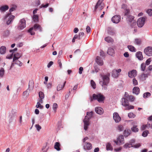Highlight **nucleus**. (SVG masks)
<instances>
[{
    "label": "nucleus",
    "mask_w": 152,
    "mask_h": 152,
    "mask_svg": "<svg viewBox=\"0 0 152 152\" xmlns=\"http://www.w3.org/2000/svg\"><path fill=\"white\" fill-rule=\"evenodd\" d=\"M112 75L114 77H118V75L117 71L116 70L114 69L112 72Z\"/></svg>",
    "instance_id": "obj_33"
},
{
    "label": "nucleus",
    "mask_w": 152,
    "mask_h": 152,
    "mask_svg": "<svg viewBox=\"0 0 152 152\" xmlns=\"http://www.w3.org/2000/svg\"><path fill=\"white\" fill-rule=\"evenodd\" d=\"M146 19V17H140L137 20V24L139 27H142L144 25Z\"/></svg>",
    "instance_id": "obj_6"
},
{
    "label": "nucleus",
    "mask_w": 152,
    "mask_h": 152,
    "mask_svg": "<svg viewBox=\"0 0 152 152\" xmlns=\"http://www.w3.org/2000/svg\"><path fill=\"white\" fill-rule=\"evenodd\" d=\"M58 107V104L56 103H54L53 105V109L55 112H56V110Z\"/></svg>",
    "instance_id": "obj_41"
},
{
    "label": "nucleus",
    "mask_w": 152,
    "mask_h": 152,
    "mask_svg": "<svg viewBox=\"0 0 152 152\" xmlns=\"http://www.w3.org/2000/svg\"><path fill=\"white\" fill-rule=\"evenodd\" d=\"M35 127L36 128L37 130L38 131H39L41 129V126L38 124H36L35 125Z\"/></svg>",
    "instance_id": "obj_53"
},
{
    "label": "nucleus",
    "mask_w": 152,
    "mask_h": 152,
    "mask_svg": "<svg viewBox=\"0 0 152 152\" xmlns=\"http://www.w3.org/2000/svg\"><path fill=\"white\" fill-rule=\"evenodd\" d=\"M146 64L144 63H142L141 65V70L142 71H144L145 69Z\"/></svg>",
    "instance_id": "obj_36"
},
{
    "label": "nucleus",
    "mask_w": 152,
    "mask_h": 152,
    "mask_svg": "<svg viewBox=\"0 0 152 152\" xmlns=\"http://www.w3.org/2000/svg\"><path fill=\"white\" fill-rule=\"evenodd\" d=\"M133 93L138 95L140 92V89L137 87H134L133 89Z\"/></svg>",
    "instance_id": "obj_22"
},
{
    "label": "nucleus",
    "mask_w": 152,
    "mask_h": 152,
    "mask_svg": "<svg viewBox=\"0 0 152 152\" xmlns=\"http://www.w3.org/2000/svg\"><path fill=\"white\" fill-rule=\"evenodd\" d=\"M33 29V28L32 27L30 28L28 30V32L29 33H30L32 35H34L35 34V32L32 31V30Z\"/></svg>",
    "instance_id": "obj_49"
},
{
    "label": "nucleus",
    "mask_w": 152,
    "mask_h": 152,
    "mask_svg": "<svg viewBox=\"0 0 152 152\" xmlns=\"http://www.w3.org/2000/svg\"><path fill=\"white\" fill-rule=\"evenodd\" d=\"M130 13V10L128 9H126V10H125L124 11V15H129V14Z\"/></svg>",
    "instance_id": "obj_46"
},
{
    "label": "nucleus",
    "mask_w": 152,
    "mask_h": 152,
    "mask_svg": "<svg viewBox=\"0 0 152 152\" xmlns=\"http://www.w3.org/2000/svg\"><path fill=\"white\" fill-rule=\"evenodd\" d=\"M135 142V140L134 139H132L129 141V143L130 144L132 147H133L134 145H133V144H134Z\"/></svg>",
    "instance_id": "obj_54"
},
{
    "label": "nucleus",
    "mask_w": 152,
    "mask_h": 152,
    "mask_svg": "<svg viewBox=\"0 0 152 152\" xmlns=\"http://www.w3.org/2000/svg\"><path fill=\"white\" fill-rule=\"evenodd\" d=\"M127 47L129 50L131 52H135L136 51V48L132 45H128Z\"/></svg>",
    "instance_id": "obj_30"
},
{
    "label": "nucleus",
    "mask_w": 152,
    "mask_h": 152,
    "mask_svg": "<svg viewBox=\"0 0 152 152\" xmlns=\"http://www.w3.org/2000/svg\"><path fill=\"white\" fill-rule=\"evenodd\" d=\"M114 142L118 145H120L123 144L124 143V136L122 135H119L117 141L114 140Z\"/></svg>",
    "instance_id": "obj_7"
},
{
    "label": "nucleus",
    "mask_w": 152,
    "mask_h": 152,
    "mask_svg": "<svg viewBox=\"0 0 152 152\" xmlns=\"http://www.w3.org/2000/svg\"><path fill=\"white\" fill-rule=\"evenodd\" d=\"M146 72H147V73L145 74L143 73L141 75V76L142 77L145 78L148 77L149 75H150V74L151 73L150 72H149L147 70H146Z\"/></svg>",
    "instance_id": "obj_32"
},
{
    "label": "nucleus",
    "mask_w": 152,
    "mask_h": 152,
    "mask_svg": "<svg viewBox=\"0 0 152 152\" xmlns=\"http://www.w3.org/2000/svg\"><path fill=\"white\" fill-rule=\"evenodd\" d=\"M33 28V29H34L35 31L39 29L40 32H41L42 31V27L39 25L38 24H35Z\"/></svg>",
    "instance_id": "obj_20"
},
{
    "label": "nucleus",
    "mask_w": 152,
    "mask_h": 152,
    "mask_svg": "<svg viewBox=\"0 0 152 152\" xmlns=\"http://www.w3.org/2000/svg\"><path fill=\"white\" fill-rule=\"evenodd\" d=\"M141 146V144L140 143H139L135 145H133V147L134 148H138L140 147Z\"/></svg>",
    "instance_id": "obj_56"
},
{
    "label": "nucleus",
    "mask_w": 152,
    "mask_h": 152,
    "mask_svg": "<svg viewBox=\"0 0 152 152\" xmlns=\"http://www.w3.org/2000/svg\"><path fill=\"white\" fill-rule=\"evenodd\" d=\"M96 113L99 115H101L103 113V109L100 107H97L95 108Z\"/></svg>",
    "instance_id": "obj_18"
},
{
    "label": "nucleus",
    "mask_w": 152,
    "mask_h": 152,
    "mask_svg": "<svg viewBox=\"0 0 152 152\" xmlns=\"http://www.w3.org/2000/svg\"><path fill=\"white\" fill-rule=\"evenodd\" d=\"M84 144L85 145H83V148L85 150H90L92 148V146L90 143L86 142Z\"/></svg>",
    "instance_id": "obj_15"
},
{
    "label": "nucleus",
    "mask_w": 152,
    "mask_h": 152,
    "mask_svg": "<svg viewBox=\"0 0 152 152\" xmlns=\"http://www.w3.org/2000/svg\"><path fill=\"white\" fill-rule=\"evenodd\" d=\"M145 53L148 56H152V47H148L144 50Z\"/></svg>",
    "instance_id": "obj_8"
},
{
    "label": "nucleus",
    "mask_w": 152,
    "mask_h": 152,
    "mask_svg": "<svg viewBox=\"0 0 152 152\" xmlns=\"http://www.w3.org/2000/svg\"><path fill=\"white\" fill-rule=\"evenodd\" d=\"M36 107L37 108L40 107V108H42L43 107L40 104L39 102H38L37 103V104Z\"/></svg>",
    "instance_id": "obj_58"
},
{
    "label": "nucleus",
    "mask_w": 152,
    "mask_h": 152,
    "mask_svg": "<svg viewBox=\"0 0 152 152\" xmlns=\"http://www.w3.org/2000/svg\"><path fill=\"white\" fill-rule=\"evenodd\" d=\"M136 57L140 60H141L143 59V56L142 53L141 52L139 51L137 52L136 54Z\"/></svg>",
    "instance_id": "obj_19"
},
{
    "label": "nucleus",
    "mask_w": 152,
    "mask_h": 152,
    "mask_svg": "<svg viewBox=\"0 0 152 152\" xmlns=\"http://www.w3.org/2000/svg\"><path fill=\"white\" fill-rule=\"evenodd\" d=\"M107 31L109 35H113L115 34V30L114 29L111 27H108L107 28Z\"/></svg>",
    "instance_id": "obj_14"
},
{
    "label": "nucleus",
    "mask_w": 152,
    "mask_h": 152,
    "mask_svg": "<svg viewBox=\"0 0 152 152\" xmlns=\"http://www.w3.org/2000/svg\"><path fill=\"white\" fill-rule=\"evenodd\" d=\"M122 104L125 107L128 106L129 104L128 101L125 98H123L121 99Z\"/></svg>",
    "instance_id": "obj_17"
},
{
    "label": "nucleus",
    "mask_w": 152,
    "mask_h": 152,
    "mask_svg": "<svg viewBox=\"0 0 152 152\" xmlns=\"http://www.w3.org/2000/svg\"><path fill=\"white\" fill-rule=\"evenodd\" d=\"M26 22L25 20L23 18L20 20L18 28L20 29H23L26 26Z\"/></svg>",
    "instance_id": "obj_10"
},
{
    "label": "nucleus",
    "mask_w": 152,
    "mask_h": 152,
    "mask_svg": "<svg viewBox=\"0 0 152 152\" xmlns=\"http://www.w3.org/2000/svg\"><path fill=\"white\" fill-rule=\"evenodd\" d=\"M4 74V70L3 68H2L0 70V76L2 77Z\"/></svg>",
    "instance_id": "obj_44"
},
{
    "label": "nucleus",
    "mask_w": 152,
    "mask_h": 152,
    "mask_svg": "<svg viewBox=\"0 0 152 152\" xmlns=\"http://www.w3.org/2000/svg\"><path fill=\"white\" fill-rule=\"evenodd\" d=\"M129 99L132 102L134 100L135 98L134 96L130 95L129 96Z\"/></svg>",
    "instance_id": "obj_61"
},
{
    "label": "nucleus",
    "mask_w": 152,
    "mask_h": 152,
    "mask_svg": "<svg viewBox=\"0 0 152 152\" xmlns=\"http://www.w3.org/2000/svg\"><path fill=\"white\" fill-rule=\"evenodd\" d=\"M124 147L125 148H129L131 147V145L130 143H126L124 146Z\"/></svg>",
    "instance_id": "obj_50"
},
{
    "label": "nucleus",
    "mask_w": 152,
    "mask_h": 152,
    "mask_svg": "<svg viewBox=\"0 0 152 152\" xmlns=\"http://www.w3.org/2000/svg\"><path fill=\"white\" fill-rule=\"evenodd\" d=\"M93 112L92 111L87 112L86 115L83 120L84 123V128L85 130H86L88 128V126L89 125V120L92 118Z\"/></svg>",
    "instance_id": "obj_2"
},
{
    "label": "nucleus",
    "mask_w": 152,
    "mask_h": 152,
    "mask_svg": "<svg viewBox=\"0 0 152 152\" xmlns=\"http://www.w3.org/2000/svg\"><path fill=\"white\" fill-rule=\"evenodd\" d=\"M60 145L59 142H56L54 145V148L58 151H59L61 149L60 148Z\"/></svg>",
    "instance_id": "obj_29"
},
{
    "label": "nucleus",
    "mask_w": 152,
    "mask_h": 152,
    "mask_svg": "<svg viewBox=\"0 0 152 152\" xmlns=\"http://www.w3.org/2000/svg\"><path fill=\"white\" fill-rule=\"evenodd\" d=\"M84 33L83 32H80L78 36V39H82V37L84 36Z\"/></svg>",
    "instance_id": "obj_48"
},
{
    "label": "nucleus",
    "mask_w": 152,
    "mask_h": 152,
    "mask_svg": "<svg viewBox=\"0 0 152 152\" xmlns=\"http://www.w3.org/2000/svg\"><path fill=\"white\" fill-rule=\"evenodd\" d=\"M141 40L140 39H136L135 40V43L136 44L140 45L141 43Z\"/></svg>",
    "instance_id": "obj_43"
},
{
    "label": "nucleus",
    "mask_w": 152,
    "mask_h": 152,
    "mask_svg": "<svg viewBox=\"0 0 152 152\" xmlns=\"http://www.w3.org/2000/svg\"><path fill=\"white\" fill-rule=\"evenodd\" d=\"M113 119L116 123H118L121 120V118L119 116L118 113L115 112L113 114Z\"/></svg>",
    "instance_id": "obj_13"
},
{
    "label": "nucleus",
    "mask_w": 152,
    "mask_h": 152,
    "mask_svg": "<svg viewBox=\"0 0 152 152\" xmlns=\"http://www.w3.org/2000/svg\"><path fill=\"white\" fill-rule=\"evenodd\" d=\"M39 96L40 98L43 99L44 97V93L42 91H40L39 93Z\"/></svg>",
    "instance_id": "obj_45"
},
{
    "label": "nucleus",
    "mask_w": 152,
    "mask_h": 152,
    "mask_svg": "<svg viewBox=\"0 0 152 152\" xmlns=\"http://www.w3.org/2000/svg\"><path fill=\"white\" fill-rule=\"evenodd\" d=\"M15 16L13 15H10L9 13L7 14L4 17V19L6 21V23L9 25L10 24L14 19Z\"/></svg>",
    "instance_id": "obj_4"
},
{
    "label": "nucleus",
    "mask_w": 152,
    "mask_h": 152,
    "mask_svg": "<svg viewBox=\"0 0 152 152\" xmlns=\"http://www.w3.org/2000/svg\"><path fill=\"white\" fill-rule=\"evenodd\" d=\"M106 150L107 151H112L113 150V148L112 147L111 144L109 142L107 143L106 145Z\"/></svg>",
    "instance_id": "obj_25"
},
{
    "label": "nucleus",
    "mask_w": 152,
    "mask_h": 152,
    "mask_svg": "<svg viewBox=\"0 0 152 152\" xmlns=\"http://www.w3.org/2000/svg\"><path fill=\"white\" fill-rule=\"evenodd\" d=\"M149 133V132L148 130L144 131L142 134V136L144 137H146Z\"/></svg>",
    "instance_id": "obj_42"
},
{
    "label": "nucleus",
    "mask_w": 152,
    "mask_h": 152,
    "mask_svg": "<svg viewBox=\"0 0 152 152\" xmlns=\"http://www.w3.org/2000/svg\"><path fill=\"white\" fill-rule=\"evenodd\" d=\"M58 63L59 64L60 68L62 67V64L60 59H58Z\"/></svg>",
    "instance_id": "obj_62"
},
{
    "label": "nucleus",
    "mask_w": 152,
    "mask_h": 152,
    "mask_svg": "<svg viewBox=\"0 0 152 152\" xmlns=\"http://www.w3.org/2000/svg\"><path fill=\"white\" fill-rule=\"evenodd\" d=\"M128 116L130 118H134L135 117V115L133 113H130L128 114Z\"/></svg>",
    "instance_id": "obj_47"
},
{
    "label": "nucleus",
    "mask_w": 152,
    "mask_h": 152,
    "mask_svg": "<svg viewBox=\"0 0 152 152\" xmlns=\"http://www.w3.org/2000/svg\"><path fill=\"white\" fill-rule=\"evenodd\" d=\"M22 54L21 53H15L13 58V61H15V59H18L22 56Z\"/></svg>",
    "instance_id": "obj_21"
},
{
    "label": "nucleus",
    "mask_w": 152,
    "mask_h": 152,
    "mask_svg": "<svg viewBox=\"0 0 152 152\" xmlns=\"http://www.w3.org/2000/svg\"><path fill=\"white\" fill-rule=\"evenodd\" d=\"M134 86H136L137 85L138 82L137 80L135 78H134L132 80Z\"/></svg>",
    "instance_id": "obj_52"
},
{
    "label": "nucleus",
    "mask_w": 152,
    "mask_h": 152,
    "mask_svg": "<svg viewBox=\"0 0 152 152\" xmlns=\"http://www.w3.org/2000/svg\"><path fill=\"white\" fill-rule=\"evenodd\" d=\"M137 75V72L135 70H132L128 73V76L131 78H134Z\"/></svg>",
    "instance_id": "obj_12"
},
{
    "label": "nucleus",
    "mask_w": 152,
    "mask_h": 152,
    "mask_svg": "<svg viewBox=\"0 0 152 152\" xmlns=\"http://www.w3.org/2000/svg\"><path fill=\"white\" fill-rule=\"evenodd\" d=\"M13 62L15 64L18 65L19 66H21L22 65V63L20 61L18 60V59H15V61H13Z\"/></svg>",
    "instance_id": "obj_31"
},
{
    "label": "nucleus",
    "mask_w": 152,
    "mask_h": 152,
    "mask_svg": "<svg viewBox=\"0 0 152 152\" xmlns=\"http://www.w3.org/2000/svg\"><path fill=\"white\" fill-rule=\"evenodd\" d=\"M86 31L87 33H89L91 31V28L89 26H87L86 28Z\"/></svg>",
    "instance_id": "obj_60"
},
{
    "label": "nucleus",
    "mask_w": 152,
    "mask_h": 152,
    "mask_svg": "<svg viewBox=\"0 0 152 152\" xmlns=\"http://www.w3.org/2000/svg\"><path fill=\"white\" fill-rule=\"evenodd\" d=\"M147 13L148 14L149 16H151L152 15V10L149 9L147 10Z\"/></svg>",
    "instance_id": "obj_51"
},
{
    "label": "nucleus",
    "mask_w": 152,
    "mask_h": 152,
    "mask_svg": "<svg viewBox=\"0 0 152 152\" xmlns=\"http://www.w3.org/2000/svg\"><path fill=\"white\" fill-rule=\"evenodd\" d=\"M151 94L148 92H146L144 93L143 94V97L144 98L149 97L151 96Z\"/></svg>",
    "instance_id": "obj_35"
},
{
    "label": "nucleus",
    "mask_w": 152,
    "mask_h": 152,
    "mask_svg": "<svg viewBox=\"0 0 152 152\" xmlns=\"http://www.w3.org/2000/svg\"><path fill=\"white\" fill-rule=\"evenodd\" d=\"M66 83V81H65L63 85L59 84L57 86V90L58 91H59L61 90L64 87Z\"/></svg>",
    "instance_id": "obj_27"
},
{
    "label": "nucleus",
    "mask_w": 152,
    "mask_h": 152,
    "mask_svg": "<svg viewBox=\"0 0 152 152\" xmlns=\"http://www.w3.org/2000/svg\"><path fill=\"white\" fill-rule=\"evenodd\" d=\"M92 97L94 100H97L99 102H103L105 99V97L102 94L100 93L97 94H94Z\"/></svg>",
    "instance_id": "obj_3"
},
{
    "label": "nucleus",
    "mask_w": 152,
    "mask_h": 152,
    "mask_svg": "<svg viewBox=\"0 0 152 152\" xmlns=\"http://www.w3.org/2000/svg\"><path fill=\"white\" fill-rule=\"evenodd\" d=\"M114 49L111 48H109L108 49L107 53L110 55L113 56L114 54Z\"/></svg>",
    "instance_id": "obj_23"
},
{
    "label": "nucleus",
    "mask_w": 152,
    "mask_h": 152,
    "mask_svg": "<svg viewBox=\"0 0 152 152\" xmlns=\"http://www.w3.org/2000/svg\"><path fill=\"white\" fill-rule=\"evenodd\" d=\"M105 40L108 42H110L113 41V39L110 37H108L105 38Z\"/></svg>",
    "instance_id": "obj_38"
},
{
    "label": "nucleus",
    "mask_w": 152,
    "mask_h": 152,
    "mask_svg": "<svg viewBox=\"0 0 152 152\" xmlns=\"http://www.w3.org/2000/svg\"><path fill=\"white\" fill-rule=\"evenodd\" d=\"M96 63L99 65L102 66L103 64V60L99 56H97L96 58Z\"/></svg>",
    "instance_id": "obj_16"
},
{
    "label": "nucleus",
    "mask_w": 152,
    "mask_h": 152,
    "mask_svg": "<svg viewBox=\"0 0 152 152\" xmlns=\"http://www.w3.org/2000/svg\"><path fill=\"white\" fill-rule=\"evenodd\" d=\"M131 133V131L130 129H125L124 131V134L125 137H127L130 135Z\"/></svg>",
    "instance_id": "obj_24"
},
{
    "label": "nucleus",
    "mask_w": 152,
    "mask_h": 152,
    "mask_svg": "<svg viewBox=\"0 0 152 152\" xmlns=\"http://www.w3.org/2000/svg\"><path fill=\"white\" fill-rule=\"evenodd\" d=\"M121 17L119 15L113 16L111 19L112 21L114 23H117L120 21Z\"/></svg>",
    "instance_id": "obj_11"
},
{
    "label": "nucleus",
    "mask_w": 152,
    "mask_h": 152,
    "mask_svg": "<svg viewBox=\"0 0 152 152\" xmlns=\"http://www.w3.org/2000/svg\"><path fill=\"white\" fill-rule=\"evenodd\" d=\"M134 17L131 15H128L126 18L127 20L132 27H134L136 24V21L134 20Z\"/></svg>",
    "instance_id": "obj_5"
},
{
    "label": "nucleus",
    "mask_w": 152,
    "mask_h": 152,
    "mask_svg": "<svg viewBox=\"0 0 152 152\" xmlns=\"http://www.w3.org/2000/svg\"><path fill=\"white\" fill-rule=\"evenodd\" d=\"M149 72H150L151 71H152V65H150L148 68V70H147Z\"/></svg>",
    "instance_id": "obj_64"
},
{
    "label": "nucleus",
    "mask_w": 152,
    "mask_h": 152,
    "mask_svg": "<svg viewBox=\"0 0 152 152\" xmlns=\"http://www.w3.org/2000/svg\"><path fill=\"white\" fill-rule=\"evenodd\" d=\"M33 20L35 22H37L38 21V16L37 15H34L33 17Z\"/></svg>",
    "instance_id": "obj_37"
},
{
    "label": "nucleus",
    "mask_w": 152,
    "mask_h": 152,
    "mask_svg": "<svg viewBox=\"0 0 152 152\" xmlns=\"http://www.w3.org/2000/svg\"><path fill=\"white\" fill-rule=\"evenodd\" d=\"M131 130L134 132H137L138 131V129L137 128V126L136 125H134L133 127L131 128Z\"/></svg>",
    "instance_id": "obj_34"
},
{
    "label": "nucleus",
    "mask_w": 152,
    "mask_h": 152,
    "mask_svg": "<svg viewBox=\"0 0 152 152\" xmlns=\"http://www.w3.org/2000/svg\"><path fill=\"white\" fill-rule=\"evenodd\" d=\"M101 77L102 78L103 81L100 82V84L102 87L103 89L106 90L107 89V84L109 82V74L107 75H101Z\"/></svg>",
    "instance_id": "obj_1"
},
{
    "label": "nucleus",
    "mask_w": 152,
    "mask_h": 152,
    "mask_svg": "<svg viewBox=\"0 0 152 152\" xmlns=\"http://www.w3.org/2000/svg\"><path fill=\"white\" fill-rule=\"evenodd\" d=\"M83 70V68L82 67H80L79 68V73L80 74H81L82 73V71Z\"/></svg>",
    "instance_id": "obj_63"
},
{
    "label": "nucleus",
    "mask_w": 152,
    "mask_h": 152,
    "mask_svg": "<svg viewBox=\"0 0 152 152\" xmlns=\"http://www.w3.org/2000/svg\"><path fill=\"white\" fill-rule=\"evenodd\" d=\"M104 3H101L100 1H98L95 5V10H96L97 8H98L100 10H101L104 8Z\"/></svg>",
    "instance_id": "obj_9"
},
{
    "label": "nucleus",
    "mask_w": 152,
    "mask_h": 152,
    "mask_svg": "<svg viewBox=\"0 0 152 152\" xmlns=\"http://www.w3.org/2000/svg\"><path fill=\"white\" fill-rule=\"evenodd\" d=\"M121 8L122 9H124V10H126V9H127V6L126 4H123L122 5Z\"/></svg>",
    "instance_id": "obj_59"
},
{
    "label": "nucleus",
    "mask_w": 152,
    "mask_h": 152,
    "mask_svg": "<svg viewBox=\"0 0 152 152\" xmlns=\"http://www.w3.org/2000/svg\"><path fill=\"white\" fill-rule=\"evenodd\" d=\"M134 107L132 105H128V106H127V107L126 108V110H129L131 109H133L134 108Z\"/></svg>",
    "instance_id": "obj_55"
},
{
    "label": "nucleus",
    "mask_w": 152,
    "mask_h": 152,
    "mask_svg": "<svg viewBox=\"0 0 152 152\" xmlns=\"http://www.w3.org/2000/svg\"><path fill=\"white\" fill-rule=\"evenodd\" d=\"M124 129V127L123 126L121 125H118L117 128V129L119 132L122 131Z\"/></svg>",
    "instance_id": "obj_39"
},
{
    "label": "nucleus",
    "mask_w": 152,
    "mask_h": 152,
    "mask_svg": "<svg viewBox=\"0 0 152 152\" xmlns=\"http://www.w3.org/2000/svg\"><path fill=\"white\" fill-rule=\"evenodd\" d=\"M6 48L4 46H2L0 48V53L3 54L5 53L6 52Z\"/></svg>",
    "instance_id": "obj_26"
},
{
    "label": "nucleus",
    "mask_w": 152,
    "mask_h": 152,
    "mask_svg": "<svg viewBox=\"0 0 152 152\" xmlns=\"http://www.w3.org/2000/svg\"><path fill=\"white\" fill-rule=\"evenodd\" d=\"M91 86L94 89H95L96 88V84L95 82L93 80H91Z\"/></svg>",
    "instance_id": "obj_40"
},
{
    "label": "nucleus",
    "mask_w": 152,
    "mask_h": 152,
    "mask_svg": "<svg viewBox=\"0 0 152 152\" xmlns=\"http://www.w3.org/2000/svg\"><path fill=\"white\" fill-rule=\"evenodd\" d=\"M9 9V7L7 5H4L0 7V10L3 12H4Z\"/></svg>",
    "instance_id": "obj_28"
},
{
    "label": "nucleus",
    "mask_w": 152,
    "mask_h": 152,
    "mask_svg": "<svg viewBox=\"0 0 152 152\" xmlns=\"http://www.w3.org/2000/svg\"><path fill=\"white\" fill-rule=\"evenodd\" d=\"M151 61V58H149L145 62V64L147 65H149Z\"/></svg>",
    "instance_id": "obj_57"
}]
</instances>
